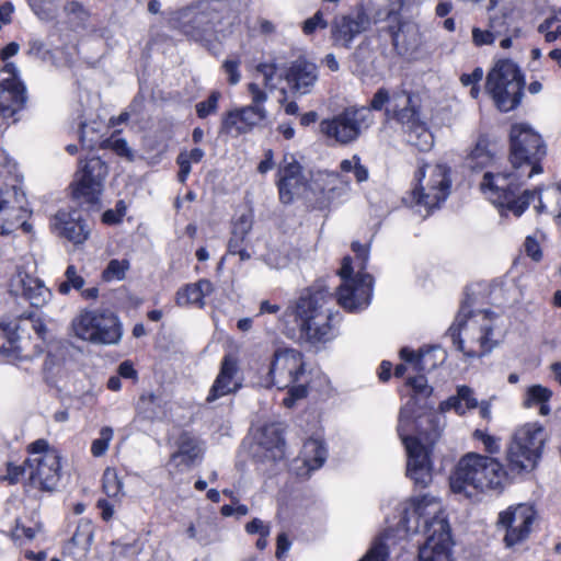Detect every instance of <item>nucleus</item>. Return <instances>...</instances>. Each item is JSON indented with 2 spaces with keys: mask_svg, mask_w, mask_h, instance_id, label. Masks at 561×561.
<instances>
[{
  "mask_svg": "<svg viewBox=\"0 0 561 561\" xmlns=\"http://www.w3.org/2000/svg\"><path fill=\"white\" fill-rule=\"evenodd\" d=\"M64 11L68 15H73L81 23H85L90 18V11L77 0H69L64 5Z\"/></svg>",
  "mask_w": 561,
  "mask_h": 561,
  "instance_id": "052dcab7",
  "label": "nucleus"
},
{
  "mask_svg": "<svg viewBox=\"0 0 561 561\" xmlns=\"http://www.w3.org/2000/svg\"><path fill=\"white\" fill-rule=\"evenodd\" d=\"M275 185L278 199L283 205L293 204L295 196L309 185L302 164L293 154H285L279 162L275 174Z\"/></svg>",
  "mask_w": 561,
  "mask_h": 561,
  "instance_id": "6ab92c4d",
  "label": "nucleus"
},
{
  "mask_svg": "<svg viewBox=\"0 0 561 561\" xmlns=\"http://www.w3.org/2000/svg\"><path fill=\"white\" fill-rule=\"evenodd\" d=\"M386 22L387 25L383 27V31L390 36L394 51L400 56L405 55L410 49L403 32L407 21L399 10H390L387 13Z\"/></svg>",
  "mask_w": 561,
  "mask_h": 561,
  "instance_id": "7c9ffc66",
  "label": "nucleus"
},
{
  "mask_svg": "<svg viewBox=\"0 0 561 561\" xmlns=\"http://www.w3.org/2000/svg\"><path fill=\"white\" fill-rule=\"evenodd\" d=\"M340 170L343 173L353 172L357 183H363L368 180V169L362 164L360 157L354 154L352 159H344L340 162Z\"/></svg>",
  "mask_w": 561,
  "mask_h": 561,
  "instance_id": "37998d69",
  "label": "nucleus"
},
{
  "mask_svg": "<svg viewBox=\"0 0 561 561\" xmlns=\"http://www.w3.org/2000/svg\"><path fill=\"white\" fill-rule=\"evenodd\" d=\"M178 449L170 455V462L176 468L181 466L190 469L202 462L204 449L201 440L191 432L183 431L176 439Z\"/></svg>",
  "mask_w": 561,
  "mask_h": 561,
  "instance_id": "393cba45",
  "label": "nucleus"
},
{
  "mask_svg": "<svg viewBox=\"0 0 561 561\" xmlns=\"http://www.w3.org/2000/svg\"><path fill=\"white\" fill-rule=\"evenodd\" d=\"M351 249L355 254L358 272H366L369 260V247L367 244H362L359 241H353Z\"/></svg>",
  "mask_w": 561,
  "mask_h": 561,
  "instance_id": "680f3d73",
  "label": "nucleus"
},
{
  "mask_svg": "<svg viewBox=\"0 0 561 561\" xmlns=\"http://www.w3.org/2000/svg\"><path fill=\"white\" fill-rule=\"evenodd\" d=\"M25 463L28 473L23 482L25 490L35 489L43 493H53L57 490L61 479V456L59 453L28 457Z\"/></svg>",
  "mask_w": 561,
  "mask_h": 561,
  "instance_id": "4468645a",
  "label": "nucleus"
},
{
  "mask_svg": "<svg viewBox=\"0 0 561 561\" xmlns=\"http://www.w3.org/2000/svg\"><path fill=\"white\" fill-rule=\"evenodd\" d=\"M390 556L389 547L383 539L374 540L370 548L358 561H388Z\"/></svg>",
  "mask_w": 561,
  "mask_h": 561,
  "instance_id": "8fccbe9b",
  "label": "nucleus"
},
{
  "mask_svg": "<svg viewBox=\"0 0 561 561\" xmlns=\"http://www.w3.org/2000/svg\"><path fill=\"white\" fill-rule=\"evenodd\" d=\"M370 21L364 10L355 16L346 14L335 18L331 23V39L335 47L350 49L355 37L367 30Z\"/></svg>",
  "mask_w": 561,
  "mask_h": 561,
  "instance_id": "4be33fe9",
  "label": "nucleus"
},
{
  "mask_svg": "<svg viewBox=\"0 0 561 561\" xmlns=\"http://www.w3.org/2000/svg\"><path fill=\"white\" fill-rule=\"evenodd\" d=\"M4 195V192L0 190V236L10 234L19 226L27 231L31 226L25 221L20 222V219L15 218L18 209L11 205Z\"/></svg>",
  "mask_w": 561,
  "mask_h": 561,
  "instance_id": "e433bc0d",
  "label": "nucleus"
},
{
  "mask_svg": "<svg viewBox=\"0 0 561 561\" xmlns=\"http://www.w3.org/2000/svg\"><path fill=\"white\" fill-rule=\"evenodd\" d=\"M525 252L527 256L533 259L535 262H539L542 259V251L539 242L535 237L528 236L524 242Z\"/></svg>",
  "mask_w": 561,
  "mask_h": 561,
  "instance_id": "338daca9",
  "label": "nucleus"
},
{
  "mask_svg": "<svg viewBox=\"0 0 561 561\" xmlns=\"http://www.w3.org/2000/svg\"><path fill=\"white\" fill-rule=\"evenodd\" d=\"M331 295L324 288L309 287L302 290L291 314L299 328L301 336L310 343H321L329 340L332 331V314L323 310Z\"/></svg>",
  "mask_w": 561,
  "mask_h": 561,
  "instance_id": "423d86ee",
  "label": "nucleus"
},
{
  "mask_svg": "<svg viewBox=\"0 0 561 561\" xmlns=\"http://www.w3.org/2000/svg\"><path fill=\"white\" fill-rule=\"evenodd\" d=\"M129 270L128 260L113 259L102 272V279L105 282L123 280Z\"/></svg>",
  "mask_w": 561,
  "mask_h": 561,
  "instance_id": "a18cd8bd",
  "label": "nucleus"
},
{
  "mask_svg": "<svg viewBox=\"0 0 561 561\" xmlns=\"http://www.w3.org/2000/svg\"><path fill=\"white\" fill-rule=\"evenodd\" d=\"M241 59L239 56H234L233 58L226 59L221 69L224 73L227 76V81L230 85H236L241 80L240 73Z\"/></svg>",
  "mask_w": 561,
  "mask_h": 561,
  "instance_id": "6e6d98bb",
  "label": "nucleus"
},
{
  "mask_svg": "<svg viewBox=\"0 0 561 561\" xmlns=\"http://www.w3.org/2000/svg\"><path fill=\"white\" fill-rule=\"evenodd\" d=\"M399 96H405L407 103L402 108L394 107L389 117L401 125L410 146L420 152H428L434 146V136L421 118L420 105L414 104L413 94L410 91L401 90L393 93L394 99Z\"/></svg>",
  "mask_w": 561,
  "mask_h": 561,
  "instance_id": "ddd939ff",
  "label": "nucleus"
},
{
  "mask_svg": "<svg viewBox=\"0 0 561 561\" xmlns=\"http://www.w3.org/2000/svg\"><path fill=\"white\" fill-rule=\"evenodd\" d=\"M127 214V205L124 199L115 203V208L106 209L101 216V222L105 226H116L123 222Z\"/></svg>",
  "mask_w": 561,
  "mask_h": 561,
  "instance_id": "09e8293b",
  "label": "nucleus"
},
{
  "mask_svg": "<svg viewBox=\"0 0 561 561\" xmlns=\"http://www.w3.org/2000/svg\"><path fill=\"white\" fill-rule=\"evenodd\" d=\"M426 353L427 352H424L422 348L414 351L404 346L399 351V356L404 363L411 364L415 371L421 373L425 370L424 357Z\"/></svg>",
  "mask_w": 561,
  "mask_h": 561,
  "instance_id": "3c124183",
  "label": "nucleus"
},
{
  "mask_svg": "<svg viewBox=\"0 0 561 561\" xmlns=\"http://www.w3.org/2000/svg\"><path fill=\"white\" fill-rule=\"evenodd\" d=\"M251 221L245 215H242L233 225L231 236L228 241L227 252L232 255H239L240 261L244 262L251 259L245 241L251 230Z\"/></svg>",
  "mask_w": 561,
  "mask_h": 561,
  "instance_id": "473e14b6",
  "label": "nucleus"
},
{
  "mask_svg": "<svg viewBox=\"0 0 561 561\" xmlns=\"http://www.w3.org/2000/svg\"><path fill=\"white\" fill-rule=\"evenodd\" d=\"M490 333H491V329L488 328L485 329V332L483 335L480 336V346H481V352L480 353H477L476 351H468L465 348V345H463V341L461 339H458L457 340V348L463 353V355L467 357V358H474V357H480L482 355H484L486 352L490 351V347L486 346L489 340H490Z\"/></svg>",
  "mask_w": 561,
  "mask_h": 561,
  "instance_id": "e2e57ef3",
  "label": "nucleus"
},
{
  "mask_svg": "<svg viewBox=\"0 0 561 561\" xmlns=\"http://www.w3.org/2000/svg\"><path fill=\"white\" fill-rule=\"evenodd\" d=\"M547 440L540 423H526L514 431L507 444L506 468L494 457L469 453L460 458L450 476V489L455 493H462L468 486L479 491L500 489L508 473L530 472L538 466Z\"/></svg>",
  "mask_w": 561,
  "mask_h": 561,
  "instance_id": "f257e3e1",
  "label": "nucleus"
},
{
  "mask_svg": "<svg viewBox=\"0 0 561 561\" xmlns=\"http://www.w3.org/2000/svg\"><path fill=\"white\" fill-rule=\"evenodd\" d=\"M300 454L308 470H317L325 462L328 450L322 439L310 437L304 442Z\"/></svg>",
  "mask_w": 561,
  "mask_h": 561,
  "instance_id": "c9c22d12",
  "label": "nucleus"
},
{
  "mask_svg": "<svg viewBox=\"0 0 561 561\" xmlns=\"http://www.w3.org/2000/svg\"><path fill=\"white\" fill-rule=\"evenodd\" d=\"M248 92L251 96L252 103L250 105L259 108H265L264 103L267 100V93L257 83L250 82L247 87Z\"/></svg>",
  "mask_w": 561,
  "mask_h": 561,
  "instance_id": "69168bd1",
  "label": "nucleus"
},
{
  "mask_svg": "<svg viewBox=\"0 0 561 561\" xmlns=\"http://www.w3.org/2000/svg\"><path fill=\"white\" fill-rule=\"evenodd\" d=\"M374 277L367 272H357L356 280L342 283L337 287L339 305L347 311L367 307L373 295Z\"/></svg>",
  "mask_w": 561,
  "mask_h": 561,
  "instance_id": "412c9836",
  "label": "nucleus"
},
{
  "mask_svg": "<svg viewBox=\"0 0 561 561\" xmlns=\"http://www.w3.org/2000/svg\"><path fill=\"white\" fill-rule=\"evenodd\" d=\"M547 156V145L541 135L528 124L514 123L508 133L510 172H515L523 179L543 173V160Z\"/></svg>",
  "mask_w": 561,
  "mask_h": 561,
  "instance_id": "39448f33",
  "label": "nucleus"
},
{
  "mask_svg": "<svg viewBox=\"0 0 561 561\" xmlns=\"http://www.w3.org/2000/svg\"><path fill=\"white\" fill-rule=\"evenodd\" d=\"M123 479L116 468L107 467L102 476V490L107 497L113 500H121L124 495Z\"/></svg>",
  "mask_w": 561,
  "mask_h": 561,
  "instance_id": "ea45409f",
  "label": "nucleus"
},
{
  "mask_svg": "<svg viewBox=\"0 0 561 561\" xmlns=\"http://www.w3.org/2000/svg\"><path fill=\"white\" fill-rule=\"evenodd\" d=\"M26 102V87L19 78L15 65L5 62L0 69V116L13 118L24 110Z\"/></svg>",
  "mask_w": 561,
  "mask_h": 561,
  "instance_id": "a211bd4d",
  "label": "nucleus"
},
{
  "mask_svg": "<svg viewBox=\"0 0 561 561\" xmlns=\"http://www.w3.org/2000/svg\"><path fill=\"white\" fill-rule=\"evenodd\" d=\"M478 407V400L473 396L470 387L462 385L457 388V393L450 396L439 403V411L447 412L454 410L458 415H465L468 410H473Z\"/></svg>",
  "mask_w": 561,
  "mask_h": 561,
  "instance_id": "f704fd0d",
  "label": "nucleus"
},
{
  "mask_svg": "<svg viewBox=\"0 0 561 561\" xmlns=\"http://www.w3.org/2000/svg\"><path fill=\"white\" fill-rule=\"evenodd\" d=\"M286 80L294 91L306 94L317 80V66L306 59L295 60L286 72Z\"/></svg>",
  "mask_w": 561,
  "mask_h": 561,
  "instance_id": "c85d7f7f",
  "label": "nucleus"
},
{
  "mask_svg": "<svg viewBox=\"0 0 561 561\" xmlns=\"http://www.w3.org/2000/svg\"><path fill=\"white\" fill-rule=\"evenodd\" d=\"M113 438V430L104 426L100 431V437L95 438L91 444V454L94 457L103 456L108 449L110 442Z\"/></svg>",
  "mask_w": 561,
  "mask_h": 561,
  "instance_id": "864d4df0",
  "label": "nucleus"
},
{
  "mask_svg": "<svg viewBox=\"0 0 561 561\" xmlns=\"http://www.w3.org/2000/svg\"><path fill=\"white\" fill-rule=\"evenodd\" d=\"M397 433L407 451V477L426 488L433 479V453L442 435L438 415H430L426 423H398Z\"/></svg>",
  "mask_w": 561,
  "mask_h": 561,
  "instance_id": "f03ea898",
  "label": "nucleus"
},
{
  "mask_svg": "<svg viewBox=\"0 0 561 561\" xmlns=\"http://www.w3.org/2000/svg\"><path fill=\"white\" fill-rule=\"evenodd\" d=\"M58 227L64 238L75 244H82L90 236V229L78 209L59 211L56 215Z\"/></svg>",
  "mask_w": 561,
  "mask_h": 561,
  "instance_id": "cd10ccee",
  "label": "nucleus"
},
{
  "mask_svg": "<svg viewBox=\"0 0 561 561\" xmlns=\"http://www.w3.org/2000/svg\"><path fill=\"white\" fill-rule=\"evenodd\" d=\"M526 87L525 75L512 59H500L488 72L485 92L502 113L516 110L523 101Z\"/></svg>",
  "mask_w": 561,
  "mask_h": 561,
  "instance_id": "6e6552de",
  "label": "nucleus"
},
{
  "mask_svg": "<svg viewBox=\"0 0 561 561\" xmlns=\"http://www.w3.org/2000/svg\"><path fill=\"white\" fill-rule=\"evenodd\" d=\"M472 437L476 440L481 442L484 445V450L486 453H489L490 455H494L500 451L499 439L496 437L490 435L485 431L477 428L473 432Z\"/></svg>",
  "mask_w": 561,
  "mask_h": 561,
  "instance_id": "bf43d9fd",
  "label": "nucleus"
},
{
  "mask_svg": "<svg viewBox=\"0 0 561 561\" xmlns=\"http://www.w3.org/2000/svg\"><path fill=\"white\" fill-rule=\"evenodd\" d=\"M404 386L410 388L411 393L407 403L400 409L398 423H417L430 419V415H437L430 403L434 389L428 385L424 374L407 378Z\"/></svg>",
  "mask_w": 561,
  "mask_h": 561,
  "instance_id": "dca6fc26",
  "label": "nucleus"
},
{
  "mask_svg": "<svg viewBox=\"0 0 561 561\" xmlns=\"http://www.w3.org/2000/svg\"><path fill=\"white\" fill-rule=\"evenodd\" d=\"M36 530L33 527L23 525L20 520H16L14 528L12 529L13 540H33L35 538Z\"/></svg>",
  "mask_w": 561,
  "mask_h": 561,
  "instance_id": "774afa93",
  "label": "nucleus"
},
{
  "mask_svg": "<svg viewBox=\"0 0 561 561\" xmlns=\"http://www.w3.org/2000/svg\"><path fill=\"white\" fill-rule=\"evenodd\" d=\"M94 537V525L89 518H80L76 530L66 546L69 553L85 557L90 551Z\"/></svg>",
  "mask_w": 561,
  "mask_h": 561,
  "instance_id": "2f4dec72",
  "label": "nucleus"
},
{
  "mask_svg": "<svg viewBox=\"0 0 561 561\" xmlns=\"http://www.w3.org/2000/svg\"><path fill=\"white\" fill-rule=\"evenodd\" d=\"M73 334L96 345L117 344L123 336L119 318L108 310L84 309L71 322Z\"/></svg>",
  "mask_w": 561,
  "mask_h": 561,
  "instance_id": "9d476101",
  "label": "nucleus"
},
{
  "mask_svg": "<svg viewBox=\"0 0 561 561\" xmlns=\"http://www.w3.org/2000/svg\"><path fill=\"white\" fill-rule=\"evenodd\" d=\"M267 387L286 390L283 405L290 409L310 392L304 354L293 347H279L273 353L265 377Z\"/></svg>",
  "mask_w": 561,
  "mask_h": 561,
  "instance_id": "20e7f679",
  "label": "nucleus"
},
{
  "mask_svg": "<svg viewBox=\"0 0 561 561\" xmlns=\"http://www.w3.org/2000/svg\"><path fill=\"white\" fill-rule=\"evenodd\" d=\"M427 538L419 548V561H455L451 529L447 518L434 516L425 522Z\"/></svg>",
  "mask_w": 561,
  "mask_h": 561,
  "instance_id": "f3484780",
  "label": "nucleus"
},
{
  "mask_svg": "<svg viewBox=\"0 0 561 561\" xmlns=\"http://www.w3.org/2000/svg\"><path fill=\"white\" fill-rule=\"evenodd\" d=\"M108 165L100 157L80 159L72 181L68 186L69 197L78 209L96 213L102 207Z\"/></svg>",
  "mask_w": 561,
  "mask_h": 561,
  "instance_id": "0eeeda50",
  "label": "nucleus"
},
{
  "mask_svg": "<svg viewBox=\"0 0 561 561\" xmlns=\"http://www.w3.org/2000/svg\"><path fill=\"white\" fill-rule=\"evenodd\" d=\"M329 23L324 19L322 10H318L311 18L302 22L301 31L306 36L313 35L318 30H325Z\"/></svg>",
  "mask_w": 561,
  "mask_h": 561,
  "instance_id": "4d7b16f0",
  "label": "nucleus"
},
{
  "mask_svg": "<svg viewBox=\"0 0 561 561\" xmlns=\"http://www.w3.org/2000/svg\"><path fill=\"white\" fill-rule=\"evenodd\" d=\"M167 402L152 392L140 394L136 403L137 416L141 420L154 422L165 416Z\"/></svg>",
  "mask_w": 561,
  "mask_h": 561,
  "instance_id": "72a5a7b5",
  "label": "nucleus"
},
{
  "mask_svg": "<svg viewBox=\"0 0 561 561\" xmlns=\"http://www.w3.org/2000/svg\"><path fill=\"white\" fill-rule=\"evenodd\" d=\"M471 38L476 47L493 45L496 39L489 26L486 28L473 26L471 30Z\"/></svg>",
  "mask_w": 561,
  "mask_h": 561,
  "instance_id": "13d9d810",
  "label": "nucleus"
},
{
  "mask_svg": "<svg viewBox=\"0 0 561 561\" xmlns=\"http://www.w3.org/2000/svg\"><path fill=\"white\" fill-rule=\"evenodd\" d=\"M536 517V510L528 504L512 505L500 512L496 527L499 530H504V546L513 548L527 540Z\"/></svg>",
  "mask_w": 561,
  "mask_h": 561,
  "instance_id": "2eb2a0df",
  "label": "nucleus"
},
{
  "mask_svg": "<svg viewBox=\"0 0 561 561\" xmlns=\"http://www.w3.org/2000/svg\"><path fill=\"white\" fill-rule=\"evenodd\" d=\"M65 280L58 285V291L61 295H67L71 289L81 290L84 286V278L77 273L73 264L67 266L65 272Z\"/></svg>",
  "mask_w": 561,
  "mask_h": 561,
  "instance_id": "c03bdc74",
  "label": "nucleus"
},
{
  "mask_svg": "<svg viewBox=\"0 0 561 561\" xmlns=\"http://www.w3.org/2000/svg\"><path fill=\"white\" fill-rule=\"evenodd\" d=\"M266 119V108L252 105L237 107L224 114L220 133L238 137L251 133Z\"/></svg>",
  "mask_w": 561,
  "mask_h": 561,
  "instance_id": "aec40b11",
  "label": "nucleus"
},
{
  "mask_svg": "<svg viewBox=\"0 0 561 561\" xmlns=\"http://www.w3.org/2000/svg\"><path fill=\"white\" fill-rule=\"evenodd\" d=\"M239 373V360L233 354H226L220 363L219 373L206 397L207 403H213L221 397L236 393L241 382L234 381Z\"/></svg>",
  "mask_w": 561,
  "mask_h": 561,
  "instance_id": "b1692460",
  "label": "nucleus"
},
{
  "mask_svg": "<svg viewBox=\"0 0 561 561\" xmlns=\"http://www.w3.org/2000/svg\"><path fill=\"white\" fill-rule=\"evenodd\" d=\"M19 352V334L11 323H0V355L12 356Z\"/></svg>",
  "mask_w": 561,
  "mask_h": 561,
  "instance_id": "a19ab883",
  "label": "nucleus"
},
{
  "mask_svg": "<svg viewBox=\"0 0 561 561\" xmlns=\"http://www.w3.org/2000/svg\"><path fill=\"white\" fill-rule=\"evenodd\" d=\"M428 167L424 160L420 161L414 172V187L411 191V202L416 206H423L427 210H433L438 208L448 197L451 180L448 167L435 164L431 168L430 178L424 184Z\"/></svg>",
  "mask_w": 561,
  "mask_h": 561,
  "instance_id": "9b49d317",
  "label": "nucleus"
},
{
  "mask_svg": "<svg viewBox=\"0 0 561 561\" xmlns=\"http://www.w3.org/2000/svg\"><path fill=\"white\" fill-rule=\"evenodd\" d=\"M496 153L489 134L481 133L466 157L468 168L476 173L482 172L495 164Z\"/></svg>",
  "mask_w": 561,
  "mask_h": 561,
  "instance_id": "bb28decb",
  "label": "nucleus"
},
{
  "mask_svg": "<svg viewBox=\"0 0 561 561\" xmlns=\"http://www.w3.org/2000/svg\"><path fill=\"white\" fill-rule=\"evenodd\" d=\"M204 156V150L197 147L191 150H182L178 154L175 160L179 167L176 179L181 184H186L188 175L192 171V163H199Z\"/></svg>",
  "mask_w": 561,
  "mask_h": 561,
  "instance_id": "58836bf2",
  "label": "nucleus"
},
{
  "mask_svg": "<svg viewBox=\"0 0 561 561\" xmlns=\"http://www.w3.org/2000/svg\"><path fill=\"white\" fill-rule=\"evenodd\" d=\"M213 283L207 278H201L196 283L182 286L175 294V304L179 307L196 306L205 307L204 298L214 291Z\"/></svg>",
  "mask_w": 561,
  "mask_h": 561,
  "instance_id": "c756f323",
  "label": "nucleus"
},
{
  "mask_svg": "<svg viewBox=\"0 0 561 561\" xmlns=\"http://www.w3.org/2000/svg\"><path fill=\"white\" fill-rule=\"evenodd\" d=\"M220 96V92L215 90L209 93L206 100L198 102L195 105L197 117L205 119L208 116L216 114L218 111V102Z\"/></svg>",
  "mask_w": 561,
  "mask_h": 561,
  "instance_id": "de8ad7c7",
  "label": "nucleus"
},
{
  "mask_svg": "<svg viewBox=\"0 0 561 561\" xmlns=\"http://www.w3.org/2000/svg\"><path fill=\"white\" fill-rule=\"evenodd\" d=\"M26 471L27 466L25 462L23 465H15L8 461L5 463V473L0 476V481H7L8 484L14 485L24 479Z\"/></svg>",
  "mask_w": 561,
  "mask_h": 561,
  "instance_id": "5fc2aeb1",
  "label": "nucleus"
},
{
  "mask_svg": "<svg viewBox=\"0 0 561 561\" xmlns=\"http://www.w3.org/2000/svg\"><path fill=\"white\" fill-rule=\"evenodd\" d=\"M552 391L541 385H534L527 389L526 405H537L538 403L549 402Z\"/></svg>",
  "mask_w": 561,
  "mask_h": 561,
  "instance_id": "603ef678",
  "label": "nucleus"
},
{
  "mask_svg": "<svg viewBox=\"0 0 561 561\" xmlns=\"http://www.w3.org/2000/svg\"><path fill=\"white\" fill-rule=\"evenodd\" d=\"M488 26L494 34L495 38L512 32V30L516 27H519L513 23V18L510 12H502L500 14L491 15L488 22Z\"/></svg>",
  "mask_w": 561,
  "mask_h": 561,
  "instance_id": "79ce46f5",
  "label": "nucleus"
},
{
  "mask_svg": "<svg viewBox=\"0 0 561 561\" xmlns=\"http://www.w3.org/2000/svg\"><path fill=\"white\" fill-rule=\"evenodd\" d=\"M373 118L364 106H347L332 118L322 119L319 127L327 139L346 146L359 138L362 129L368 128Z\"/></svg>",
  "mask_w": 561,
  "mask_h": 561,
  "instance_id": "f8f14e48",
  "label": "nucleus"
},
{
  "mask_svg": "<svg viewBox=\"0 0 561 561\" xmlns=\"http://www.w3.org/2000/svg\"><path fill=\"white\" fill-rule=\"evenodd\" d=\"M524 184L523 179L515 172L485 171L479 188L502 217L513 215L519 218L535 199H538L537 213H543L546 206L541 197L542 186L523 190Z\"/></svg>",
  "mask_w": 561,
  "mask_h": 561,
  "instance_id": "7ed1b4c3",
  "label": "nucleus"
},
{
  "mask_svg": "<svg viewBox=\"0 0 561 561\" xmlns=\"http://www.w3.org/2000/svg\"><path fill=\"white\" fill-rule=\"evenodd\" d=\"M21 285L22 296L28 300L32 306L38 307L45 302L48 289L39 278L25 275L21 279Z\"/></svg>",
  "mask_w": 561,
  "mask_h": 561,
  "instance_id": "4c0bfd02",
  "label": "nucleus"
},
{
  "mask_svg": "<svg viewBox=\"0 0 561 561\" xmlns=\"http://www.w3.org/2000/svg\"><path fill=\"white\" fill-rule=\"evenodd\" d=\"M391 100L390 92L385 87L379 88L369 101L368 106H364L371 114L373 111L380 112L385 111V114L389 117L391 110L387 106Z\"/></svg>",
  "mask_w": 561,
  "mask_h": 561,
  "instance_id": "49530a36",
  "label": "nucleus"
},
{
  "mask_svg": "<svg viewBox=\"0 0 561 561\" xmlns=\"http://www.w3.org/2000/svg\"><path fill=\"white\" fill-rule=\"evenodd\" d=\"M259 445L264 449V457L274 462L286 458L284 428L278 423H268L261 427Z\"/></svg>",
  "mask_w": 561,
  "mask_h": 561,
  "instance_id": "a878e982",
  "label": "nucleus"
},
{
  "mask_svg": "<svg viewBox=\"0 0 561 561\" xmlns=\"http://www.w3.org/2000/svg\"><path fill=\"white\" fill-rule=\"evenodd\" d=\"M239 373V360L233 354H226L220 363L219 373L206 397L207 403H213L221 397L236 393L241 382L234 381Z\"/></svg>",
  "mask_w": 561,
  "mask_h": 561,
  "instance_id": "5701e85b",
  "label": "nucleus"
},
{
  "mask_svg": "<svg viewBox=\"0 0 561 561\" xmlns=\"http://www.w3.org/2000/svg\"><path fill=\"white\" fill-rule=\"evenodd\" d=\"M103 147L112 149L119 157H129L131 154L130 148L124 138L112 136L103 141Z\"/></svg>",
  "mask_w": 561,
  "mask_h": 561,
  "instance_id": "0e129e2a",
  "label": "nucleus"
},
{
  "mask_svg": "<svg viewBox=\"0 0 561 561\" xmlns=\"http://www.w3.org/2000/svg\"><path fill=\"white\" fill-rule=\"evenodd\" d=\"M218 11L206 0H197L172 11L168 26L190 41L210 42L216 34Z\"/></svg>",
  "mask_w": 561,
  "mask_h": 561,
  "instance_id": "1a4fd4ad",
  "label": "nucleus"
}]
</instances>
